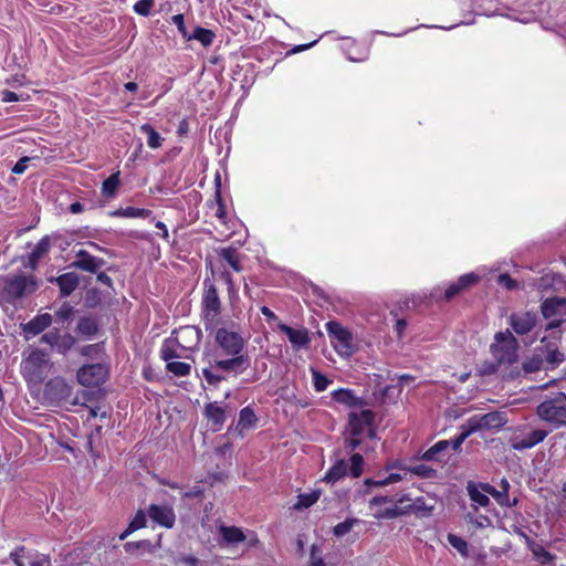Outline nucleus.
<instances>
[{
    "mask_svg": "<svg viewBox=\"0 0 566 566\" xmlns=\"http://www.w3.org/2000/svg\"><path fill=\"white\" fill-rule=\"evenodd\" d=\"M356 523H358L357 518H347L344 522L335 525L333 528V533L335 536L342 537V536L348 534Z\"/></svg>",
    "mask_w": 566,
    "mask_h": 566,
    "instance_id": "48",
    "label": "nucleus"
},
{
    "mask_svg": "<svg viewBox=\"0 0 566 566\" xmlns=\"http://www.w3.org/2000/svg\"><path fill=\"white\" fill-rule=\"evenodd\" d=\"M104 264L103 259L92 255L86 250H78L70 266L88 273H97Z\"/></svg>",
    "mask_w": 566,
    "mask_h": 566,
    "instance_id": "19",
    "label": "nucleus"
},
{
    "mask_svg": "<svg viewBox=\"0 0 566 566\" xmlns=\"http://www.w3.org/2000/svg\"><path fill=\"white\" fill-rule=\"evenodd\" d=\"M218 531L220 535V546H234L240 543H243L247 539L245 533L242 531V528L237 526H227L221 524L218 527Z\"/></svg>",
    "mask_w": 566,
    "mask_h": 566,
    "instance_id": "21",
    "label": "nucleus"
},
{
    "mask_svg": "<svg viewBox=\"0 0 566 566\" xmlns=\"http://www.w3.org/2000/svg\"><path fill=\"white\" fill-rule=\"evenodd\" d=\"M169 337L186 352L192 353L200 345L202 332L196 326L187 325L175 329Z\"/></svg>",
    "mask_w": 566,
    "mask_h": 566,
    "instance_id": "13",
    "label": "nucleus"
},
{
    "mask_svg": "<svg viewBox=\"0 0 566 566\" xmlns=\"http://www.w3.org/2000/svg\"><path fill=\"white\" fill-rule=\"evenodd\" d=\"M166 361V370L172 374L176 377H185L190 375L191 365L186 361H177V360H165Z\"/></svg>",
    "mask_w": 566,
    "mask_h": 566,
    "instance_id": "40",
    "label": "nucleus"
},
{
    "mask_svg": "<svg viewBox=\"0 0 566 566\" xmlns=\"http://www.w3.org/2000/svg\"><path fill=\"white\" fill-rule=\"evenodd\" d=\"M448 543L457 549L462 556H468V543L460 536L455 534L448 535Z\"/></svg>",
    "mask_w": 566,
    "mask_h": 566,
    "instance_id": "46",
    "label": "nucleus"
},
{
    "mask_svg": "<svg viewBox=\"0 0 566 566\" xmlns=\"http://www.w3.org/2000/svg\"><path fill=\"white\" fill-rule=\"evenodd\" d=\"M50 283H55L60 289V295L66 297L71 295L80 284V277L74 272H67L56 277H50Z\"/></svg>",
    "mask_w": 566,
    "mask_h": 566,
    "instance_id": "23",
    "label": "nucleus"
},
{
    "mask_svg": "<svg viewBox=\"0 0 566 566\" xmlns=\"http://www.w3.org/2000/svg\"><path fill=\"white\" fill-rule=\"evenodd\" d=\"M178 562L185 564L186 566H198L200 564L199 559L191 555L180 556Z\"/></svg>",
    "mask_w": 566,
    "mask_h": 566,
    "instance_id": "64",
    "label": "nucleus"
},
{
    "mask_svg": "<svg viewBox=\"0 0 566 566\" xmlns=\"http://www.w3.org/2000/svg\"><path fill=\"white\" fill-rule=\"evenodd\" d=\"M545 359L549 364H558L564 360V355L557 349H552L547 352Z\"/></svg>",
    "mask_w": 566,
    "mask_h": 566,
    "instance_id": "59",
    "label": "nucleus"
},
{
    "mask_svg": "<svg viewBox=\"0 0 566 566\" xmlns=\"http://www.w3.org/2000/svg\"><path fill=\"white\" fill-rule=\"evenodd\" d=\"M461 291H463V289L461 287L460 283L457 281V282H453L451 283L444 291V300L446 301H450L451 298H453L455 295H458Z\"/></svg>",
    "mask_w": 566,
    "mask_h": 566,
    "instance_id": "56",
    "label": "nucleus"
},
{
    "mask_svg": "<svg viewBox=\"0 0 566 566\" xmlns=\"http://www.w3.org/2000/svg\"><path fill=\"white\" fill-rule=\"evenodd\" d=\"M119 171L112 174L102 185V195L107 198L115 197L119 187Z\"/></svg>",
    "mask_w": 566,
    "mask_h": 566,
    "instance_id": "41",
    "label": "nucleus"
},
{
    "mask_svg": "<svg viewBox=\"0 0 566 566\" xmlns=\"http://www.w3.org/2000/svg\"><path fill=\"white\" fill-rule=\"evenodd\" d=\"M77 329L83 335H94L97 332V325L93 318L83 317L77 324Z\"/></svg>",
    "mask_w": 566,
    "mask_h": 566,
    "instance_id": "45",
    "label": "nucleus"
},
{
    "mask_svg": "<svg viewBox=\"0 0 566 566\" xmlns=\"http://www.w3.org/2000/svg\"><path fill=\"white\" fill-rule=\"evenodd\" d=\"M548 433L544 429L530 430L528 424L517 426L512 429L509 444L515 451H524L543 442Z\"/></svg>",
    "mask_w": 566,
    "mask_h": 566,
    "instance_id": "9",
    "label": "nucleus"
},
{
    "mask_svg": "<svg viewBox=\"0 0 566 566\" xmlns=\"http://www.w3.org/2000/svg\"><path fill=\"white\" fill-rule=\"evenodd\" d=\"M364 471V458L360 453H354L349 462L345 459L335 460L334 464L325 473L322 481L334 484L339 480L352 476L359 478Z\"/></svg>",
    "mask_w": 566,
    "mask_h": 566,
    "instance_id": "7",
    "label": "nucleus"
},
{
    "mask_svg": "<svg viewBox=\"0 0 566 566\" xmlns=\"http://www.w3.org/2000/svg\"><path fill=\"white\" fill-rule=\"evenodd\" d=\"M139 129L146 136L149 148L157 149L163 145L164 138L150 124H143Z\"/></svg>",
    "mask_w": 566,
    "mask_h": 566,
    "instance_id": "37",
    "label": "nucleus"
},
{
    "mask_svg": "<svg viewBox=\"0 0 566 566\" xmlns=\"http://www.w3.org/2000/svg\"><path fill=\"white\" fill-rule=\"evenodd\" d=\"M391 501H394V499H389V496H374L369 501L371 515L377 520H391L401 516V512L398 505H392L389 507L382 506L385 503H391Z\"/></svg>",
    "mask_w": 566,
    "mask_h": 566,
    "instance_id": "16",
    "label": "nucleus"
},
{
    "mask_svg": "<svg viewBox=\"0 0 566 566\" xmlns=\"http://www.w3.org/2000/svg\"><path fill=\"white\" fill-rule=\"evenodd\" d=\"M390 499H394L391 503H395V505L398 506H407V504H410L413 501L408 494H402L400 496L395 495L391 496Z\"/></svg>",
    "mask_w": 566,
    "mask_h": 566,
    "instance_id": "61",
    "label": "nucleus"
},
{
    "mask_svg": "<svg viewBox=\"0 0 566 566\" xmlns=\"http://www.w3.org/2000/svg\"><path fill=\"white\" fill-rule=\"evenodd\" d=\"M401 515L407 514H416L420 517H427L432 514V511L434 509L433 504H428L423 496L416 497L410 504H407V506H399Z\"/></svg>",
    "mask_w": 566,
    "mask_h": 566,
    "instance_id": "25",
    "label": "nucleus"
},
{
    "mask_svg": "<svg viewBox=\"0 0 566 566\" xmlns=\"http://www.w3.org/2000/svg\"><path fill=\"white\" fill-rule=\"evenodd\" d=\"M52 323V316L49 313L39 314L33 317L30 322L23 325V332L25 337H33L42 333Z\"/></svg>",
    "mask_w": 566,
    "mask_h": 566,
    "instance_id": "24",
    "label": "nucleus"
},
{
    "mask_svg": "<svg viewBox=\"0 0 566 566\" xmlns=\"http://www.w3.org/2000/svg\"><path fill=\"white\" fill-rule=\"evenodd\" d=\"M24 552H25V548L21 546V547H18L14 552H12L10 554L12 560L14 562V564L17 566H24V564L21 562V558H22Z\"/></svg>",
    "mask_w": 566,
    "mask_h": 566,
    "instance_id": "63",
    "label": "nucleus"
},
{
    "mask_svg": "<svg viewBox=\"0 0 566 566\" xmlns=\"http://www.w3.org/2000/svg\"><path fill=\"white\" fill-rule=\"evenodd\" d=\"M566 304V298L551 297L543 301L541 312L546 319L560 315V308Z\"/></svg>",
    "mask_w": 566,
    "mask_h": 566,
    "instance_id": "30",
    "label": "nucleus"
},
{
    "mask_svg": "<svg viewBox=\"0 0 566 566\" xmlns=\"http://www.w3.org/2000/svg\"><path fill=\"white\" fill-rule=\"evenodd\" d=\"M505 423V415L499 411L489 412L478 418H471L468 422L473 432L482 429H500Z\"/></svg>",
    "mask_w": 566,
    "mask_h": 566,
    "instance_id": "17",
    "label": "nucleus"
},
{
    "mask_svg": "<svg viewBox=\"0 0 566 566\" xmlns=\"http://www.w3.org/2000/svg\"><path fill=\"white\" fill-rule=\"evenodd\" d=\"M537 314L534 312L512 313L509 323L517 335H526L534 329L537 324Z\"/></svg>",
    "mask_w": 566,
    "mask_h": 566,
    "instance_id": "14",
    "label": "nucleus"
},
{
    "mask_svg": "<svg viewBox=\"0 0 566 566\" xmlns=\"http://www.w3.org/2000/svg\"><path fill=\"white\" fill-rule=\"evenodd\" d=\"M331 395L334 401L349 408L361 407L364 405V400L357 397L352 389L339 388L332 391Z\"/></svg>",
    "mask_w": 566,
    "mask_h": 566,
    "instance_id": "27",
    "label": "nucleus"
},
{
    "mask_svg": "<svg viewBox=\"0 0 566 566\" xmlns=\"http://www.w3.org/2000/svg\"><path fill=\"white\" fill-rule=\"evenodd\" d=\"M277 328L287 336L295 350L306 348L311 342L308 331L305 327L293 328L284 323H279Z\"/></svg>",
    "mask_w": 566,
    "mask_h": 566,
    "instance_id": "20",
    "label": "nucleus"
},
{
    "mask_svg": "<svg viewBox=\"0 0 566 566\" xmlns=\"http://www.w3.org/2000/svg\"><path fill=\"white\" fill-rule=\"evenodd\" d=\"M479 281L480 276L473 272L463 274L458 279V282L463 290L476 284Z\"/></svg>",
    "mask_w": 566,
    "mask_h": 566,
    "instance_id": "52",
    "label": "nucleus"
},
{
    "mask_svg": "<svg viewBox=\"0 0 566 566\" xmlns=\"http://www.w3.org/2000/svg\"><path fill=\"white\" fill-rule=\"evenodd\" d=\"M50 248L51 242L48 235L40 239L28 256V266L31 270H35L39 265V262L49 253Z\"/></svg>",
    "mask_w": 566,
    "mask_h": 566,
    "instance_id": "26",
    "label": "nucleus"
},
{
    "mask_svg": "<svg viewBox=\"0 0 566 566\" xmlns=\"http://www.w3.org/2000/svg\"><path fill=\"white\" fill-rule=\"evenodd\" d=\"M159 356L163 360H175V359H189L191 353L186 352L170 337L166 338L159 350Z\"/></svg>",
    "mask_w": 566,
    "mask_h": 566,
    "instance_id": "22",
    "label": "nucleus"
},
{
    "mask_svg": "<svg viewBox=\"0 0 566 566\" xmlns=\"http://www.w3.org/2000/svg\"><path fill=\"white\" fill-rule=\"evenodd\" d=\"M203 295L201 300V316L206 331L214 328L216 321L221 312V302L214 284L206 279L203 281Z\"/></svg>",
    "mask_w": 566,
    "mask_h": 566,
    "instance_id": "8",
    "label": "nucleus"
},
{
    "mask_svg": "<svg viewBox=\"0 0 566 566\" xmlns=\"http://www.w3.org/2000/svg\"><path fill=\"white\" fill-rule=\"evenodd\" d=\"M321 496L319 490H314L310 493H303L297 496V502L295 504V509L303 510L315 504Z\"/></svg>",
    "mask_w": 566,
    "mask_h": 566,
    "instance_id": "44",
    "label": "nucleus"
},
{
    "mask_svg": "<svg viewBox=\"0 0 566 566\" xmlns=\"http://www.w3.org/2000/svg\"><path fill=\"white\" fill-rule=\"evenodd\" d=\"M108 378L106 365L96 363L82 366L76 373L78 384L84 387H98Z\"/></svg>",
    "mask_w": 566,
    "mask_h": 566,
    "instance_id": "11",
    "label": "nucleus"
},
{
    "mask_svg": "<svg viewBox=\"0 0 566 566\" xmlns=\"http://www.w3.org/2000/svg\"><path fill=\"white\" fill-rule=\"evenodd\" d=\"M108 214L114 218L146 219L153 216V211L145 208L126 207L109 211Z\"/></svg>",
    "mask_w": 566,
    "mask_h": 566,
    "instance_id": "28",
    "label": "nucleus"
},
{
    "mask_svg": "<svg viewBox=\"0 0 566 566\" xmlns=\"http://www.w3.org/2000/svg\"><path fill=\"white\" fill-rule=\"evenodd\" d=\"M312 376H313V386L317 392L324 391L331 384V380L325 375L317 371L316 369H312Z\"/></svg>",
    "mask_w": 566,
    "mask_h": 566,
    "instance_id": "47",
    "label": "nucleus"
},
{
    "mask_svg": "<svg viewBox=\"0 0 566 566\" xmlns=\"http://www.w3.org/2000/svg\"><path fill=\"white\" fill-rule=\"evenodd\" d=\"M155 7L154 0H138L134 6L133 10L135 13L142 17H148Z\"/></svg>",
    "mask_w": 566,
    "mask_h": 566,
    "instance_id": "49",
    "label": "nucleus"
},
{
    "mask_svg": "<svg viewBox=\"0 0 566 566\" xmlns=\"http://www.w3.org/2000/svg\"><path fill=\"white\" fill-rule=\"evenodd\" d=\"M481 489L485 493L491 494L501 506L511 507V506L516 505V503H517L516 499H514L513 501L510 500L506 489L499 491L495 488H493L492 485H490L489 483H482Z\"/></svg>",
    "mask_w": 566,
    "mask_h": 566,
    "instance_id": "33",
    "label": "nucleus"
},
{
    "mask_svg": "<svg viewBox=\"0 0 566 566\" xmlns=\"http://www.w3.org/2000/svg\"><path fill=\"white\" fill-rule=\"evenodd\" d=\"M39 286L38 279L23 271L0 275V304L17 307L36 292Z\"/></svg>",
    "mask_w": 566,
    "mask_h": 566,
    "instance_id": "1",
    "label": "nucleus"
},
{
    "mask_svg": "<svg viewBox=\"0 0 566 566\" xmlns=\"http://www.w3.org/2000/svg\"><path fill=\"white\" fill-rule=\"evenodd\" d=\"M261 313L263 314V316H265V318L268 319L269 323L273 322V323H276V325L279 323H281L277 315L268 306H262Z\"/></svg>",
    "mask_w": 566,
    "mask_h": 566,
    "instance_id": "60",
    "label": "nucleus"
},
{
    "mask_svg": "<svg viewBox=\"0 0 566 566\" xmlns=\"http://www.w3.org/2000/svg\"><path fill=\"white\" fill-rule=\"evenodd\" d=\"M52 363L49 354L41 349H33L21 361V374L28 385L39 386L51 371Z\"/></svg>",
    "mask_w": 566,
    "mask_h": 566,
    "instance_id": "3",
    "label": "nucleus"
},
{
    "mask_svg": "<svg viewBox=\"0 0 566 566\" xmlns=\"http://www.w3.org/2000/svg\"><path fill=\"white\" fill-rule=\"evenodd\" d=\"M450 448L449 440H440L429 448L423 454L422 459L426 461H440V454Z\"/></svg>",
    "mask_w": 566,
    "mask_h": 566,
    "instance_id": "39",
    "label": "nucleus"
},
{
    "mask_svg": "<svg viewBox=\"0 0 566 566\" xmlns=\"http://www.w3.org/2000/svg\"><path fill=\"white\" fill-rule=\"evenodd\" d=\"M219 256L226 261L235 272H241L240 254L233 247H227L219 250Z\"/></svg>",
    "mask_w": 566,
    "mask_h": 566,
    "instance_id": "35",
    "label": "nucleus"
},
{
    "mask_svg": "<svg viewBox=\"0 0 566 566\" xmlns=\"http://www.w3.org/2000/svg\"><path fill=\"white\" fill-rule=\"evenodd\" d=\"M147 514L153 523L165 528H172L176 523L175 511L169 505L150 504Z\"/></svg>",
    "mask_w": 566,
    "mask_h": 566,
    "instance_id": "15",
    "label": "nucleus"
},
{
    "mask_svg": "<svg viewBox=\"0 0 566 566\" xmlns=\"http://www.w3.org/2000/svg\"><path fill=\"white\" fill-rule=\"evenodd\" d=\"M228 359H216L214 368L219 369L222 374H233L238 376L245 371L250 366L249 356H229Z\"/></svg>",
    "mask_w": 566,
    "mask_h": 566,
    "instance_id": "18",
    "label": "nucleus"
},
{
    "mask_svg": "<svg viewBox=\"0 0 566 566\" xmlns=\"http://www.w3.org/2000/svg\"><path fill=\"white\" fill-rule=\"evenodd\" d=\"M375 415L371 410L365 409L359 412H350L348 416L349 437L344 441L347 452L363 446L365 439L375 440L376 430L373 427Z\"/></svg>",
    "mask_w": 566,
    "mask_h": 566,
    "instance_id": "2",
    "label": "nucleus"
},
{
    "mask_svg": "<svg viewBox=\"0 0 566 566\" xmlns=\"http://www.w3.org/2000/svg\"><path fill=\"white\" fill-rule=\"evenodd\" d=\"M124 549L128 554H137L138 552L145 553L149 552L153 553L155 551V546L151 544L148 539H143L138 542H127L124 545Z\"/></svg>",
    "mask_w": 566,
    "mask_h": 566,
    "instance_id": "43",
    "label": "nucleus"
},
{
    "mask_svg": "<svg viewBox=\"0 0 566 566\" xmlns=\"http://www.w3.org/2000/svg\"><path fill=\"white\" fill-rule=\"evenodd\" d=\"M536 416L551 430H557L566 426V403L558 395L554 398L545 399L536 407Z\"/></svg>",
    "mask_w": 566,
    "mask_h": 566,
    "instance_id": "6",
    "label": "nucleus"
},
{
    "mask_svg": "<svg viewBox=\"0 0 566 566\" xmlns=\"http://www.w3.org/2000/svg\"><path fill=\"white\" fill-rule=\"evenodd\" d=\"M205 415L208 420L217 427V429H219L226 421L224 410L217 402L208 403L205 408Z\"/></svg>",
    "mask_w": 566,
    "mask_h": 566,
    "instance_id": "34",
    "label": "nucleus"
},
{
    "mask_svg": "<svg viewBox=\"0 0 566 566\" xmlns=\"http://www.w3.org/2000/svg\"><path fill=\"white\" fill-rule=\"evenodd\" d=\"M410 472L415 473V474H417L419 476L429 478L434 472V470H432L431 468H429V467H427L424 464H419V465H415L410 470Z\"/></svg>",
    "mask_w": 566,
    "mask_h": 566,
    "instance_id": "57",
    "label": "nucleus"
},
{
    "mask_svg": "<svg viewBox=\"0 0 566 566\" xmlns=\"http://www.w3.org/2000/svg\"><path fill=\"white\" fill-rule=\"evenodd\" d=\"M408 475L406 471L403 475L401 473H381L379 472L375 478L367 479L365 483L368 486H387L390 484H395L403 479V476Z\"/></svg>",
    "mask_w": 566,
    "mask_h": 566,
    "instance_id": "29",
    "label": "nucleus"
},
{
    "mask_svg": "<svg viewBox=\"0 0 566 566\" xmlns=\"http://www.w3.org/2000/svg\"><path fill=\"white\" fill-rule=\"evenodd\" d=\"M203 495V490L200 486H193L189 491L185 492L182 496L185 499H199Z\"/></svg>",
    "mask_w": 566,
    "mask_h": 566,
    "instance_id": "62",
    "label": "nucleus"
},
{
    "mask_svg": "<svg viewBox=\"0 0 566 566\" xmlns=\"http://www.w3.org/2000/svg\"><path fill=\"white\" fill-rule=\"evenodd\" d=\"M490 350L497 365L511 366L517 361L518 342L510 329L497 332Z\"/></svg>",
    "mask_w": 566,
    "mask_h": 566,
    "instance_id": "4",
    "label": "nucleus"
},
{
    "mask_svg": "<svg viewBox=\"0 0 566 566\" xmlns=\"http://www.w3.org/2000/svg\"><path fill=\"white\" fill-rule=\"evenodd\" d=\"M214 340L226 356H247L243 354L245 340L234 323L217 328Z\"/></svg>",
    "mask_w": 566,
    "mask_h": 566,
    "instance_id": "5",
    "label": "nucleus"
},
{
    "mask_svg": "<svg viewBox=\"0 0 566 566\" xmlns=\"http://www.w3.org/2000/svg\"><path fill=\"white\" fill-rule=\"evenodd\" d=\"M171 22L177 27L179 33L182 35L184 39H188L190 32H188L186 24H185V17L184 14H175L171 17Z\"/></svg>",
    "mask_w": 566,
    "mask_h": 566,
    "instance_id": "53",
    "label": "nucleus"
},
{
    "mask_svg": "<svg viewBox=\"0 0 566 566\" xmlns=\"http://www.w3.org/2000/svg\"><path fill=\"white\" fill-rule=\"evenodd\" d=\"M148 514L143 510L137 511L135 516L129 522L130 531H137L146 526Z\"/></svg>",
    "mask_w": 566,
    "mask_h": 566,
    "instance_id": "51",
    "label": "nucleus"
},
{
    "mask_svg": "<svg viewBox=\"0 0 566 566\" xmlns=\"http://www.w3.org/2000/svg\"><path fill=\"white\" fill-rule=\"evenodd\" d=\"M325 327L335 350L342 356H350L354 353L352 333L336 321L327 322Z\"/></svg>",
    "mask_w": 566,
    "mask_h": 566,
    "instance_id": "10",
    "label": "nucleus"
},
{
    "mask_svg": "<svg viewBox=\"0 0 566 566\" xmlns=\"http://www.w3.org/2000/svg\"><path fill=\"white\" fill-rule=\"evenodd\" d=\"M72 396V387L62 377L50 379L44 387V397L52 405L69 402Z\"/></svg>",
    "mask_w": 566,
    "mask_h": 566,
    "instance_id": "12",
    "label": "nucleus"
},
{
    "mask_svg": "<svg viewBox=\"0 0 566 566\" xmlns=\"http://www.w3.org/2000/svg\"><path fill=\"white\" fill-rule=\"evenodd\" d=\"M471 433H473V430L469 426V429L464 430L462 433L450 441V447L457 451Z\"/></svg>",
    "mask_w": 566,
    "mask_h": 566,
    "instance_id": "55",
    "label": "nucleus"
},
{
    "mask_svg": "<svg viewBox=\"0 0 566 566\" xmlns=\"http://www.w3.org/2000/svg\"><path fill=\"white\" fill-rule=\"evenodd\" d=\"M258 418L254 410L247 406L240 410L239 419L237 423V430L242 433L244 430H249L256 424Z\"/></svg>",
    "mask_w": 566,
    "mask_h": 566,
    "instance_id": "31",
    "label": "nucleus"
},
{
    "mask_svg": "<svg viewBox=\"0 0 566 566\" xmlns=\"http://www.w3.org/2000/svg\"><path fill=\"white\" fill-rule=\"evenodd\" d=\"M497 283L509 291L518 287V283L515 280H513L507 273L500 274L497 277Z\"/></svg>",
    "mask_w": 566,
    "mask_h": 566,
    "instance_id": "54",
    "label": "nucleus"
},
{
    "mask_svg": "<svg viewBox=\"0 0 566 566\" xmlns=\"http://www.w3.org/2000/svg\"><path fill=\"white\" fill-rule=\"evenodd\" d=\"M30 161V158L29 157H22L20 158L15 165L12 167L11 171L12 174H15V175H21L23 174L27 168H28V163Z\"/></svg>",
    "mask_w": 566,
    "mask_h": 566,
    "instance_id": "58",
    "label": "nucleus"
},
{
    "mask_svg": "<svg viewBox=\"0 0 566 566\" xmlns=\"http://www.w3.org/2000/svg\"><path fill=\"white\" fill-rule=\"evenodd\" d=\"M321 548L313 544L311 546V554H310V563L311 566H336L335 563H325L322 556L319 555Z\"/></svg>",
    "mask_w": 566,
    "mask_h": 566,
    "instance_id": "50",
    "label": "nucleus"
},
{
    "mask_svg": "<svg viewBox=\"0 0 566 566\" xmlns=\"http://www.w3.org/2000/svg\"><path fill=\"white\" fill-rule=\"evenodd\" d=\"M528 547L532 551L534 558L542 565L549 564L555 559V556L538 543L530 542Z\"/></svg>",
    "mask_w": 566,
    "mask_h": 566,
    "instance_id": "38",
    "label": "nucleus"
},
{
    "mask_svg": "<svg viewBox=\"0 0 566 566\" xmlns=\"http://www.w3.org/2000/svg\"><path fill=\"white\" fill-rule=\"evenodd\" d=\"M216 39V34L210 29H205L202 27H196L195 30L189 34L187 41L196 40L200 42L205 48H208L212 44Z\"/></svg>",
    "mask_w": 566,
    "mask_h": 566,
    "instance_id": "36",
    "label": "nucleus"
},
{
    "mask_svg": "<svg viewBox=\"0 0 566 566\" xmlns=\"http://www.w3.org/2000/svg\"><path fill=\"white\" fill-rule=\"evenodd\" d=\"M202 376L210 386H218L221 381L227 379V375L214 368V363H211L209 367L202 369Z\"/></svg>",
    "mask_w": 566,
    "mask_h": 566,
    "instance_id": "42",
    "label": "nucleus"
},
{
    "mask_svg": "<svg viewBox=\"0 0 566 566\" xmlns=\"http://www.w3.org/2000/svg\"><path fill=\"white\" fill-rule=\"evenodd\" d=\"M467 491L470 500L475 505L486 507L491 503L489 496L486 495L488 493L481 489V484L476 485L473 482H469L467 485ZM474 509L476 510V506H474Z\"/></svg>",
    "mask_w": 566,
    "mask_h": 566,
    "instance_id": "32",
    "label": "nucleus"
}]
</instances>
